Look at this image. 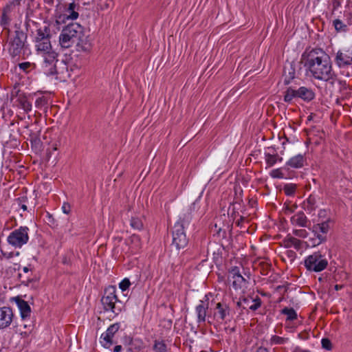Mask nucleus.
Returning a JSON list of instances; mask_svg holds the SVG:
<instances>
[{
    "mask_svg": "<svg viewBox=\"0 0 352 352\" xmlns=\"http://www.w3.org/2000/svg\"><path fill=\"white\" fill-rule=\"evenodd\" d=\"M296 190V186L295 184H286L284 186L283 190L286 195L292 196L294 195Z\"/></svg>",
    "mask_w": 352,
    "mask_h": 352,
    "instance_id": "72a5a7b5",
    "label": "nucleus"
},
{
    "mask_svg": "<svg viewBox=\"0 0 352 352\" xmlns=\"http://www.w3.org/2000/svg\"><path fill=\"white\" fill-rule=\"evenodd\" d=\"M111 5V0L109 1H106V2H101L100 4V6L101 8V9L102 10H106V9H108L109 8H110Z\"/></svg>",
    "mask_w": 352,
    "mask_h": 352,
    "instance_id": "49530a36",
    "label": "nucleus"
},
{
    "mask_svg": "<svg viewBox=\"0 0 352 352\" xmlns=\"http://www.w3.org/2000/svg\"><path fill=\"white\" fill-rule=\"evenodd\" d=\"M26 200H27V197H25V196L19 197L16 200L19 206L21 207V208L23 211H26L28 210L27 206L25 204Z\"/></svg>",
    "mask_w": 352,
    "mask_h": 352,
    "instance_id": "4c0bfd02",
    "label": "nucleus"
},
{
    "mask_svg": "<svg viewBox=\"0 0 352 352\" xmlns=\"http://www.w3.org/2000/svg\"><path fill=\"white\" fill-rule=\"evenodd\" d=\"M230 273L233 279L232 286L234 289H239L245 287L248 282L246 279L240 274L238 267H235L232 268L230 271Z\"/></svg>",
    "mask_w": 352,
    "mask_h": 352,
    "instance_id": "dca6fc26",
    "label": "nucleus"
},
{
    "mask_svg": "<svg viewBox=\"0 0 352 352\" xmlns=\"http://www.w3.org/2000/svg\"><path fill=\"white\" fill-rule=\"evenodd\" d=\"M297 208L296 206L294 205L292 206V207H290L289 206L287 205L285 206V214H289V213H292L294 212V210Z\"/></svg>",
    "mask_w": 352,
    "mask_h": 352,
    "instance_id": "a18cd8bd",
    "label": "nucleus"
},
{
    "mask_svg": "<svg viewBox=\"0 0 352 352\" xmlns=\"http://www.w3.org/2000/svg\"><path fill=\"white\" fill-rule=\"evenodd\" d=\"M131 240H132V241L139 242L140 241V237L138 235L133 234L131 236Z\"/></svg>",
    "mask_w": 352,
    "mask_h": 352,
    "instance_id": "603ef678",
    "label": "nucleus"
},
{
    "mask_svg": "<svg viewBox=\"0 0 352 352\" xmlns=\"http://www.w3.org/2000/svg\"><path fill=\"white\" fill-rule=\"evenodd\" d=\"M339 6H340V3L339 2H338V1H334L333 2V7H334V8H336Z\"/></svg>",
    "mask_w": 352,
    "mask_h": 352,
    "instance_id": "4d7b16f0",
    "label": "nucleus"
},
{
    "mask_svg": "<svg viewBox=\"0 0 352 352\" xmlns=\"http://www.w3.org/2000/svg\"><path fill=\"white\" fill-rule=\"evenodd\" d=\"M32 98H30V96H27L25 94H19L17 96L16 102L17 103V107L28 113L32 111Z\"/></svg>",
    "mask_w": 352,
    "mask_h": 352,
    "instance_id": "a211bd4d",
    "label": "nucleus"
},
{
    "mask_svg": "<svg viewBox=\"0 0 352 352\" xmlns=\"http://www.w3.org/2000/svg\"><path fill=\"white\" fill-rule=\"evenodd\" d=\"M287 255L292 259L296 257V253L292 250H287Z\"/></svg>",
    "mask_w": 352,
    "mask_h": 352,
    "instance_id": "de8ad7c7",
    "label": "nucleus"
},
{
    "mask_svg": "<svg viewBox=\"0 0 352 352\" xmlns=\"http://www.w3.org/2000/svg\"><path fill=\"white\" fill-rule=\"evenodd\" d=\"M17 305L21 312V316L23 321L24 322L25 318L30 316L31 313V309L28 303L21 299L17 300Z\"/></svg>",
    "mask_w": 352,
    "mask_h": 352,
    "instance_id": "b1692460",
    "label": "nucleus"
},
{
    "mask_svg": "<svg viewBox=\"0 0 352 352\" xmlns=\"http://www.w3.org/2000/svg\"><path fill=\"white\" fill-rule=\"evenodd\" d=\"M306 157L302 154H298L291 157L287 162L286 166L292 168H300L306 164Z\"/></svg>",
    "mask_w": 352,
    "mask_h": 352,
    "instance_id": "4be33fe9",
    "label": "nucleus"
},
{
    "mask_svg": "<svg viewBox=\"0 0 352 352\" xmlns=\"http://www.w3.org/2000/svg\"><path fill=\"white\" fill-rule=\"evenodd\" d=\"M63 212L65 214H68L71 211V206L68 203H64L62 206Z\"/></svg>",
    "mask_w": 352,
    "mask_h": 352,
    "instance_id": "c03bdc74",
    "label": "nucleus"
},
{
    "mask_svg": "<svg viewBox=\"0 0 352 352\" xmlns=\"http://www.w3.org/2000/svg\"><path fill=\"white\" fill-rule=\"evenodd\" d=\"M61 64L63 65V67H64V68L67 69L66 65H65V63H61Z\"/></svg>",
    "mask_w": 352,
    "mask_h": 352,
    "instance_id": "bf43d9fd",
    "label": "nucleus"
},
{
    "mask_svg": "<svg viewBox=\"0 0 352 352\" xmlns=\"http://www.w3.org/2000/svg\"><path fill=\"white\" fill-rule=\"evenodd\" d=\"M47 104V99L42 96L38 98L35 101V106L37 108H41Z\"/></svg>",
    "mask_w": 352,
    "mask_h": 352,
    "instance_id": "58836bf2",
    "label": "nucleus"
},
{
    "mask_svg": "<svg viewBox=\"0 0 352 352\" xmlns=\"http://www.w3.org/2000/svg\"><path fill=\"white\" fill-rule=\"evenodd\" d=\"M112 338L108 332L102 333L100 336V342L106 348L109 347L112 344Z\"/></svg>",
    "mask_w": 352,
    "mask_h": 352,
    "instance_id": "2f4dec72",
    "label": "nucleus"
},
{
    "mask_svg": "<svg viewBox=\"0 0 352 352\" xmlns=\"http://www.w3.org/2000/svg\"><path fill=\"white\" fill-rule=\"evenodd\" d=\"M334 288L336 291H338L343 288V285H336Z\"/></svg>",
    "mask_w": 352,
    "mask_h": 352,
    "instance_id": "6e6d98bb",
    "label": "nucleus"
},
{
    "mask_svg": "<svg viewBox=\"0 0 352 352\" xmlns=\"http://www.w3.org/2000/svg\"><path fill=\"white\" fill-rule=\"evenodd\" d=\"M293 234L300 237V238H306L308 236V232L305 229H294L292 232Z\"/></svg>",
    "mask_w": 352,
    "mask_h": 352,
    "instance_id": "c9c22d12",
    "label": "nucleus"
},
{
    "mask_svg": "<svg viewBox=\"0 0 352 352\" xmlns=\"http://www.w3.org/2000/svg\"><path fill=\"white\" fill-rule=\"evenodd\" d=\"M230 314L231 309L229 305L224 300H222L215 303L213 309L212 318L214 320L218 322H222L230 316Z\"/></svg>",
    "mask_w": 352,
    "mask_h": 352,
    "instance_id": "f8f14e48",
    "label": "nucleus"
},
{
    "mask_svg": "<svg viewBox=\"0 0 352 352\" xmlns=\"http://www.w3.org/2000/svg\"><path fill=\"white\" fill-rule=\"evenodd\" d=\"M256 352H269V351L266 348L261 346L256 349Z\"/></svg>",
    "mask_w": 352,
    "mask_h": 352,
    "instance_id": "3c124183",
    "label": "nucleus"
},
{
    "mask_svg": "<svg viewBox=\"0 0 352 352\" xmlns=\"http://www.w3.org/2000/svg\"><path fill=\"white\" fill-rule=\"evenodd\" d=\"M152 349L154 352H168L167 345L164 340H155Z\"/></svg>",
    "mask_w": 352,
    "mask_h": 352,
    "instance_id": "bb28decb",
    "label": "nucleus"
},
{
    "mask_svg": "<svg viewBox=\"0 0 352 352\" xmlns=\"http://www.w3.org/2000/svg\"><path fill=\"white\" fill-rule=\"evenodd\" d=\"M120 328V325L118 323L111 324L107 330V332H108L109 334H110L111 336H113V335L118 331Z\"/></svg>",
    "mask_w": 352,
    "mask_h": 352,
    "instance_id": "a19ab883",
    "label": "nucleus"
},
{
    "mask_svg": "<svg viewBox=\"0 0 352 352\" xmlns=\"http://www.w3.org/2000/svg\"><path fill=\"white\" fill-rule=\"evenodd\" d=\"M333 223V220L328 217L326 220L313 225L310 230L314 234V236L309 238V244L311 247H316L325 242L327 239V235Z\"/></svg>",
    "mask_w": 352,
    "mask_h": 352,
    "instance_id": "20e7f679",
    "label": "nucleus"
},
{
    "mask_svg": "<svg viewBox=\"0 0 352 352\" xmlns=\"http://www.w3.org/2000/svg\"><path fill=\"white\" fill-rule=\"evenodd\" d=\"M307 74L319 80L333 82L335 73L329 55L322 49H312L303 54Z\"/></svg>",
    "mask_w": 352,
    "mask_h": 352,
    "instance_id": "f257e3e1",
    "label": "nucleus"
},
{
    "mask_svg": "<svg viewBox=\"0 0 352 352\" xmlns=\"http://www.w3.org/2000/svg\"><path fill=\"white\" fill-rule=\"evenodd\" d=\"M2 254H3V256L6 258H10L13 256V252L6 253V252H2Z\"/></svg>",
    "mask_w": 352,
    "mask_h": 352,
    "instance_id": "8fccbe9b",
    "label": "nucleus"
},
{
    "mask_svg": "<svg viewBox=\"0 0 352 352\" xmlns=\"http://www.w3.org/2000/svg\"><path fill=\"white\" fill-rule=\"evenodd\" d=\"M302 244L303 242L302 241L292 236L291 234H287L281 243V245L285 248L293 247L297 251L302 248Z\"/></svg>",
    "mask_w": 352,
    "mask_h": 352,
    "instance_id": "6ab92c4d",
    "label": "nucleus"
},
{
    "mask_svg": "<svg viewBox=\"0 0 352 352\" xmlns=\"http://www.w3.org/2000/svg\"><path fill=\"white\" fill-rule=\"evenodd\" d=\"M131 283L129 280L128 278H124L120 283L119 287L124 292L128 289Z\"/></svg>",
    "mask_w": 352,
    "mask_h": 352,
    "instance_id": "ea45409f",
    "label": "nucleus"
},
{
    "mask_svg": "<svg viewBox=\"0 0 352 352\" xmlns=\"http://www.w3.org/2000/svg\"><path fill=\"white\" fill-rule=\"evenodd\" d=\"M335 29L338 32H346L347 26L341 20L335 19L333 22Z\"/></svg>",
    "mask_w": 352,
    "mask_h": 352,
    "instance_id": "473e14b6",
    "label": "nucleus"
},
{
    "mask_svg": "<svg viewBox=\"0 0 352 352\" xmlns=\"http://www.w3.org/2000/svg\"><path fill=\"white\" fill-rule=\"evenodd\" d=\"M14 314L10 307H0V329L9 327L12 322Z\"/></svg>",
    "mask_w": 352,
    "mask_h": 352,
    "instance_id": "2eb2a0df",
    "label": "nucleus"
},
{
    "mask_svg": "<svg viewBox=\"0 0 352 352\" xmlns=\"http://www.w3.org/2000/svg\"><path fill=\"white\" fill-rule=\"evenodd\" d=\"M122 350V346L117 345L114 347V352H120Z\"/></svg>",
    "mask_w": 352,
    "mask_h": 352,
    "instance_id": "864d4df0",
    "label": "nucleus"
},
{
    "mask_svg": "<svg viewBox=\"0 0 352 352\" xmlns=\"http://www.w3.org/2000/svg\"><path fill=\"white\" fill-rule=\"evenodd\" d=\"M290 222L294 226H298L302 228H307L309 223V221L303 212H298L294 214L291 219Z\"/></svg>",
    "mask_w": 352,
    "mask_h": 352,
    "instance_id": "aec40b11",
    "label": "nucleus"
},
{
    "mask_svg": "<svg viewBox=\"0 0 352 352\" xmlns=\"http://www.w3.org/2000/svg\"><path fill=\"white\" fill-rule=\"evenodd\" d=\"M59 43L62 47L69 48L73 45L78 47V50L88 51L91 45L84 34V28L78 23L67 25L59 36Z\"/></svg>",
    "mask_w": 352,
    "mask_h": 352,
    "instance_id": "f03ea898",
    "label": "nucleus"
},
{
    "mask_svg": "<svg viewBox=\"0 0 352 352\" xmlns=\"http://www.w3.org/2000/svg\"><path fill=\"white\" fill-rule=\"evenodd\" d=\"M209 298L208 295L204 296V299L199 301V305L195 307V311L197 316V322L199 324L204 323L206 321L207 311L209 307Z\"/></svg>",
    "mask_w": 352,
    "mask_h": 352,
    "instance_id": "4468645a",
    "label": "nucleus"
},
{
    "mask_svg": "<svg viewBox=\"0 0 352 352\" xmlns=\"http://www.w3.org/2000/svg\"><path fill=\"white\" fill-rule=\"evenodd\" d=\"M54 149L56 150L57 149L56 146H54Z\"/></svg>",
    "mask_w": 352,
    "mask_h": 352,
    "instance_id": "680f3d73",
    "label": "nucleus"
},
{
    "mask_svg": "<svg viewBox=\"0 0 352 352\" xmlns=\"http://www.w3.org/2000/svg\"><path fill=\"white\" fill-rule=\"evenodd\" d=\"M116 293V287L109 286L104 290V296L101 299V302L105 311H110L115 314H118L122 309L120 306L122 302L118 300Z\"/></svg>",
    "mask_w": 352,
    "mask_h": 352,
    "instance_id": "423d86ee",
    "label": "nucleus"
},
{
    "mask_svg": "<svg viewBox=\"0 0 352 352\" xmlns=\"http://www.w3.org/2000/svg\"><path fill=\"white\" fill-rule=\"evenodd\" d=\"M335 60L339 67L352 65V45L348 48L339 50Z\"/></svg>",
    "mask_w": 352,
    "mask_h": 352,
    "instance_id": "ddd939ff",
    "label": "nucleus"
},
{
    "mask_svg": "<svg viewBox=\"0 0 352 352\" xmlns=\"http://www.w3.org/2000/svg\"><path fill=\"white\" fill-rule=\"evenodd\" d=\"M265 160L267 166H272L276 163L277 161L281 162L283 160V158L279 157L277 153H265Z\"/></svg>",
    "mask_w": 352,
    "mask_h": 352,
    "instance_id": "c85d7f7f",
    "label": "nucleus"
},
{
    "mask_svg": "<svg viewBox=\"0 0 352 352\" xmlns=\"http://www.w3.org/2000/svg\"><path fill=\"white\" fill-rule=\"evenodd\" d=\"M41 55L43 56V60L40 65L41 71L47 76L58 74L56 66L58 54L52 51Z\"/></svg>",
    "mask_w": 352,
    "mask_h": 352,
    "instance_id": "9d476101",
    "label": "nucleus"
},
{
    "mask_svg": "<svg viewBox=\"0 0 352 352\" xmlns=\"http://www.w3.org/2000/svg\"><path fill=\"white\" fill-rule=\"evenodd\" d=\"M47 216L49 219V223H54V219L50 213H47Z\"/></svg>",
    "mask_w": 352,
    "mask_h": 352,
    "instance_id": "5fc2aeb1",
    "label": "nucleus"
},
{
    "mask_svg": "<svg viewBox=\"0 0 352 352\" xmlns=\"http://www.w3.org/2000/svg\"><path fill=\"white\" fill-rule=\"evenodd\" d=\"M191 220L190 213L184 214L175 223L173 228V245L177 250L185 248L188 244V239L184 231V227L188 225Z\"/></svg>",
    "mask_w": 352,
    "mask_h": 352,
    "instance_id": "7ed1b4c3",
    "label": "nucleus"
},
{
    "mask_svg": "<svg viewBox=\"0 0 352 352\" xmlns=\"http://www.w3.org/2000/svg\"><path fill=\"white\" fill-rule=\"evenodd\" d=\"M31 330V325H28L27 324L23 323V324L17 325L16 327L15 331L22 336H26L30 333Z\"/></svg>",
    "mask_w": 352,
    "mask_h": 352,
    "instance_id": "c756f323",
    "label": "nucleus"
},
{
    "mask_svg": "<svg viewBox=\"0 0 352 352\" xmlns=\"http://www.w3.org/2000/svg\"><path fill=\"white\" fill-rule=\"evenodd\" d=\"M23 274L19 273L18 274L19 279L22 284L28 285L29 283L32 281V273L28 267H23Z\"/></svg>",
    "mask_w": 352,
    "mask_h": 352,
    "instance_id": "393cba45",
    "label": "nucleus"
},
{
    "mask_svg": "<svg viewBox=\"0 0 352 352\" xmlns=\"http://www.w3.org/2000/svg\"><path fill=\"white\" fill-rule=\"evenodd\" d=\"M285 84H288V83H289V81L285 80Z\"/></svg>",
    "mask_w": 352,
    "mask_h": 352,
    "instance_id": "052dcab7",
    "label": "nucleus"
},
{
    "mask_svg": "<svg viewBox=\"0 0 352 352\" xmlns=\"http://www.w3.org/2000/svg\"><path fill=\"white\" fill-rule=\"evenodd\" d=\"M315 98V93L311 88L300 87L296 89L293 87H288L285 91L284 101L287 103L292 102L295 98H300L305 102H310Z\"/></svg>",
    "mask_w": 352,
    "mask_h": 352,
    "instance_id": "0eeeda50",
    "label": "nucleus"
},
{
    "mask_svg": "<svg viewBox=\"0 0 352 352\" xmlns=\"http://www.w3.org/2000/svg\"><path fill=\"white\" fill-rule=\"evenodd\" d=\"M280 312L283 315L286 316L287 321H293L297 319V313L293 308L285 307Z\"/></svg>",
    "mask_w": 352,
    "mask_h": 352,
    "instance_id": "cd10ccee",
    "label": "nucleus"
},
{
    "mask_svg": "<svg viewBox=\"0 0 352 352\" xmlns=\"http://www.w3.org/2000/svg\"><path fill=\"white\" fill-rule=\"evenodd\" d=\"M302 208L309 212H312L316 208V199L313 195L309 196V197L302 204Z\"/></svg>",
    "mask_w": 352,
    "mask_h": 352,
    "instance_id": "a878e982",
    "label": "nucleus"
},
{
    "mask_svg": "<svg viewBox=\"0 0 352 352\" xmlns=\"http://www.w3.org/2000/svg\"><path fill=\"white\" fill-rule=\"evenodd\" d=\"M19 68L24 72H28L30 67H31V63L29 62L21 63L19 65Z\"/></svg>",
    "mask_w": 352,
    "mask_h": 352,
    "instance_id": "37998d69",
    "label": "nucleus"
},
{
    "mask_svg": "<svg viewBox=\"0 0 352 352\" xmlns=\"http://www.w3.org/2000/svg\"><path fill=\"white\" fill-rule=\"evenodd\" d=\"M304 264L307 270L319 272L327 268L328 261L320 252H315L305 259Z\"/></svg>",
    "mask_w": 352,
    "mask_h": 352,
    "instance_id": "6e6552de",
    "label": "nucleus"
},
{
    "mask_svg": "<svg viewBox=\"0 0 352 352\" xmlns=\"http://www.w3.org/2000/svg\"><path fill=\"white\" fill-rule=\"evenodd\" d=\"M237 306L239 307H242L243 309H244V305H245V303L243 302V298H241L236 303Z\"/></svg>",
    "mask_w": 352,
    "mask_h": 352,
    "instance_id": "09e8293b",
    "label": "nucleus"
},
{
    "mask_svg": "<svg viewBox=\"0 0 352 352\" xmlns=\"http://www.w3.org/2000/svg\"><path fill=\"white\" fill-rule=\"evenodd\" d=\"M289 339L287 338H283L278 336H272L270 340L271 345H281L287 343Z\"/></svg>",
    "mask_w": 352,
    "mask_h": 352,
    "instance_id": "7c9ffc66",
    "label": "nucleus"
},
{
    "mask_svg": "<svg viewBox=\"0 0 352 352\" xmlns=\"http://www.w3.org/2000/svg\"><path fill=\"white\" fill-rule=\"evenodd\" d=\"M131 226L135 229L140 230L143 227V223L140 219L138 217H132L131 219Z\"/></svg>",
    "mask_w": 352,
    "mask_h": 352,
    "instance_id": "f704fd0d",
    "label": "nucleus"
},
{
    "mask_svg": "<svg viewBox=\"0 0 352 352\" xmlns=\"http://www.w3.org/2000/svg\"><path fill=\"white\" fill-rule=\"evenodd\" d=\"M50 30L47 26L38 28L34 35L36 52L39 54L54 51L50 42Z\"/></svg>",
    "mask_w": 352,
    "mask_h": 352,
    "instance_id": "39448f33",
    "label": "nucleus"
},
{
    "mask_svg": "<svg viewBox=\"0 0 352 352\" xmlns=\"http://www.w3.org/2000/svg\"><path fill=\"white\" fill-rule=\"evenodd\" d=\"M79 5L74 2L69 3L65 8L64 16L67 19L76 20L78 19Z\"/></svg>",
    "mask_w": 352,
    "mask_h": 352,
    "instance_id": "5701e85b",
    "label": "nucleus"
},
{
    "mask_svg": "<svg viewBox=\"0 0 352 352\" xmlns=\"http://www.w3.org/2000/svg\"><path fill=\"white\" fill-rule=\"evenodd\" d=\"M270 175L273 177V178H279V179H282L284 177V174L283 173V172L281 171L280 169L279 168H277V169H274L272 170L271 173H270Z\"/></svg>",
    "mask_w": 352,
    "mask_h": 352,
    "instance_id": "79ce46f5",
    "label": "nucleus"
},
{
    "mask_svg": "<svg viewBox=\"0 0 352 352\" xmlns=\"http://www.w3.org/2000/svg\"><path fill=\"white\" fill-rule=\"evenodd\" d=\"M243 302L245 303L244 309H249L252 311H256L262 305V300L258 296L244 297Z\"/></svg>",
    "mask_w": 352,
    "mask_h": 352,
    "instance_id": "412c9836",
    "label": "nucleus"
},
{
    "mask_svg": "<svg viewBox=\"0 0 352 352\" xmlns=\"http://www.w3.org/2000/svg\"><path fill=\"white\" fill-rule=\"evenodd\" d=\"M322 346L323 349L327 350H331L332 349V344L329 338H324L321 340Z\"/></svg>",
    "mask_w": 352,
    "mask_h": 352,
    "instance_id": "e433bc0d",
    "label": "nucleus"
},
{
    "mask_svg": "<svg viewBox=\"0 0 352 352\" xmlns=\"http://www.w3.org/2000/svg\"><path fill=\"white\" fill-rule=\"evenodd\" d=\"M9 36L8 51L12 56H19L24 47L25 42L27 38L26 34L19 30H16L14 34Z\"/></svg>",
    "mask_w": 352,
    "mask_h": 352,
    "instance_id": "1a4fd4ad",
    "label": "nucleus"
},
{
    "mask_svg": "<svg viewBox=\"0 0 352 352\" xmlns=\"http://www.w3.org/2000/svg\"><path fill=\"white\" fill-rule=\"evenodd\" d=\"M244 219V218L243 217H240V219L236 222L237 225L239 226L240 225V223L241 221H243Z\"/></svg>",
    "mask_w": 352,
    "mask_h": 352,
    "instance_id": "13d9d810",
    "label": "nucleus"
},
{
    "mask_svg": "<svg viewBox=\"0 0 352 352\" xmlns=\"http://www.w3.org/2000/svg\"><path fill=\"white\" fill-rule=\"evenodd\" d=\"M14 5L13 3H11L10 4L7 5L3 8V12H2V16H1V25L3 28V33H5V34L8 36L10 32V29L8 28V26L10 23V18L9 14L11 12L12 7H14Z\"/></svg>",
    "mask_w": 352,
    "mask_h": 352,
    "instance_id": "f3484780",
    "label": "nucleus"
},
{
    "mask_svg": "<svg viewBox=\"0 0 352 352\" xmlns=\"http://www.w3.org/2000/svg\"><path fill=\"white\" fill-rule=\"evenodd\" d=\"M28 232L29 228L28 227L21 226L9 234L7 241L10 245L15 248H21L29 240Z\"/></svg>",
    "mask_w": 352,
    "mask_h": 352,
    "instance_id": "9b49d317",
    "label": "nucleus"
}]
</instances>
